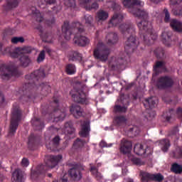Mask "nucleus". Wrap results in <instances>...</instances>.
<instances>
[{
  "label": "nucleus",
  "mask_w": 182,
  "mask_h": 182,
  "mask_svg": "<svg viewBox=\"0 0 182 182\" xmlns=\"http://www.w3.org/2000/svg\"><path fill=\"white\" fill-rule=\"evenodd\" d=\"M122 4L125 8L129 9V12L133 14L134 16H136L139 19H141V21L137 23L138 28L141 31H145L147 36L151 38L152 41H156V39H157V34L153 33V26L147 21V19H149V14L141 9H136V6H144V2L140 0H124Z\"/></svg>",
  "instance_id": "nucleus-1"
},
{
  "label": "nucleus",
  "mask_w": 182,
  "mask_h": 182,
  "mask_svg": "<svg viewBox=\"0 0 182 182\" xmlns=\"http://www.w3.org/2000/svg\"><path fill=\"white\" fill-rule=\"evenodd\" d=\"M62 32L66 41H70L72 32H77L74 37L73 41L78 46H86V45L90 43V40L87 37L80 34L85 32V29H83V26L79 22L75 23L73 28L69 27V22H64L62 26Z\"/></svg>",
  "instance_id": "nucleus-2"
},
{
  "label": "nucleus",
  "mask_w": 182,
  "mask_h": 182,
  "mask_svg": "<svg viewBox=\"0 0 182 182\" xmlns=\"http://www.w3.org/2000/svg\"><path fill=\"white\" fill-rule=\"evenodd\" d=\"M4 53H9L11 58H18L20 56L21 65L24 66V68H26V66L31 63V58H29V55H28V53H31L29 48H17L14 50H11V48H7Z\"/></svg>",
  "instance_id": "nucleus-3"
},
{
  "label": "nucleus",
  "mask_w": 182,
  "mask_h": 182,
  "mask_svg": "<svg viewBox=\"0 0 182 182\" xmlns=\"http://www.w3.org/2000/svg\"><path fill=\"white\" fill-rule=\"evenodd\" d=\"M21 117L22 112H21V109H19V106L14 105L11 112V120L10 124L9 134H15V132H16V129H18V123L21 122Z\"/></svg>",
  "instance_id": "nucleus-4"
},
{
  "label": "nucleus",
  "mask_w": 182,
  "mask_h": 182,
  "mask_svg": "<svg viewBox=\"0 0 182 182\" xmlns=\"http://www.w3.org/2000/svg\"><path fill=\"white\" fill-rule=\"evenodd\" d=\"M109 54L110 51L102 42L98 43L97 48L94 50V57L101 62H106L109 59Z\"/></svg>",
  "instance_id": "nucleus-5"
},
{
  "label": "nucleus",
  "mask_w": 182,
  "mask_h": 182,
  "mask_svg": "<svg viewBox=\"0 0 182 182\" xmlns=\"http://www.w3.org/2000/svg\"><path fill=\"white\" fill-rule=\"evenodd\" d=\"M12 76H18V70L14 67H8L7 65H1L0 67V77L3 80H8Z\"/></svg>",
  "instance_id": "nucleus-6"
},
{
  "label": "nucleus",
  "mask_w": 182,
  "mask_h": 182,
  "mask_svg": "<svg viewBox=\"0 0 182 182\" xmlns=\"http://www.w3.org/2000/svg\"><path fill=\"white\" fill-rule=\"evenodd\" d=\"M62 159H63L62 155L49 156L48 161L46 163V166H43V165L41 166L40 170L46 171V170H49V168H53L55 166H58V164L60 163V161H62Z\"/></svg>",
  "instance_id": "nucleus-7"
},
{
  "label": "nucleus",
  "mask_w": 182,
  "mask_h": 182,
  "mask_svg": "<svg viewBox=\"0 0 182 182\" xmlns=\"http://www.w3.org/2000/svg\"><path fill=\"white\" fill-rule=\"evenodd\" d=\"M137 46H139V40L136 36H131L125 42V52L132 53L134 52L135 49H137Z\"/></svg>",
  "instance_id": "nucleus-8"
},
{
  "label": "nucleus",
  "mask_w": 182,
  "mask_h": 182,
  "mask_svg": "<svg viewBox=\"0 0 182 182\" xmlns=\"http://www.w3.org/2000/svg\"><path fill=\"white\" fill-rule=\"evenodd\" d=\"M140 176L142 182H149L153 180L154 181H163V179L164 178L160 173L151 174L144 171H141Z\"/></svg>",
  "instance_id": "nucleus-9"
},
{
  "label": "nucleus",
  "mask_w": 182,
  "mask_h": 182,
  "mask_svg": "<svg viewBox=\"0 0 182 182\" xmlns=\"http://www.w3.org/2000/svg\"><path fill=\"white\" fill-rule=\"evenodd\" d=\"M156 86L159 87V89L170 87V86H173V80L168 77H162L158 80Z\"/></svg>",
  "instance_id": "nucleus-10"
},
{
  "label": "nucleus",
  "mask_w": 182,
  "mask_h": 182,
  "mask_svg": "<svg viewBox=\"0 0 182 182\" xmlns=\"http://www.w3.org/2000/svg\"><path fill=\"white\" fill-rule=\"evenodd\" d=\"M70 95H71L73 99H74V101L77 103H85L86 102V96L83 92L80 94L77 91L72 90L70 92Z\"/></svg>",
  "instance_id": "nucleus-11"
},
{
  "label": "nucleus",
  "mask_w": 182,
  "mask_h": 182,
  "mask_svg": "<svg viewBox=\"0 0 182 182\" xmlns=\"http://www.w3.org/2000/svg\"><path fill=\"white\" fill-rule=\"evenodd\" d=\"M120 151L123 154H130L129 153L132 151V141L127 139H122L121 141Z\"/></svg>",
  "instance_id": "nucleus-12"
},
{
  "label": "nucleus",
  "mask_w": 182,
  "mask_h": 182,
  "mask_svg": "<svg viewBox=\"0 0 182 182\" xmlns=\"http://www.w3.org/2000/svg\"><path fill=\"white\" fill-rule=\"evenodd\" d=\"M91 0H79V4L80 6L85 8L87 11H90L91 9H97L99 8V4L95 2L90 5Z\"/></svg>",
  "instance_id": "nucleus-13"
},
{
  "label": "nucleus",
  "mask_w": 182,
  "mask_h": 182,
  "mask_svg": "<svg viewBox=\"0 0 182 182\" xmlns=\"http://www.w3.org/2000/svg\"><path fill=\"white\" fill-rule=\"evenodd\" d=\"M89 132H90V122H89V121H84L81 124L80 136L82 137H87V136H89Z\"/></svg>",
  "instance_id": "nucleus-14"
},
{
  "label": "nucleus",
  "mask_w": 182,
  "mask_h": 182,
  "mask_svg": "<svg viewBox=\"0 0 182 182\" xmlns=\"http://www.w3.org/2000/svg\"><path fill=\"white\" fill-rule=\"evenodd\" d=\"M123 18L124 16L122 14L115 13L109 21V26H117L119 23H122Z\"/></svg>",
  "instance_id": "nucleus-15"
},
{
  "label": "nucleus",
  "mask_w": 182,
  "mask_h": 182,
  "mask_svg": "<svg viewBox=\"0 0 182 182\" xmlns=\"http://www.w3.org/2000/svg\"><path fill=\"white\" fill-rule=\"evenodd\" d=\"M119 29L123 35H127L129 33H134V28H133V26L130 24H121L119 26Z\"/></svg>",
  "instance_id": "nucleus-16"
},
{
  "label": "nucleus",
  "mask_w": 182,
  "mask_h": 182,
  "mask_svg": "<svg viewBox=\"0 0 182 182\" xmlns=\"http://www.w3.org/2000/svg\"><path fill=\"white\" fill-rule=\"evenodd\" d=\"M181 2H182V0H170V4L171 8L173 9L172 12L173 15H176V16L182 15L181 9H180L179 11L176 9V8H178V5H180Z\"/></svg>",
  "instance_id": "nucleus-17"
},
{
  "label": "nucleus",
  "mask_w": 182,
  "mask_h": 182,
  "mask_svg": "<svg viewBox=\"0 0 182 182\" xmlns=\"http://www.w3.org/2000/svg\"><path fill=\"white\" fill-rule=\"evenodd\" d=\"M70 113L73 114L75 119H79V117H82V114H83V110L78 105H73L70 109Z\"/></svg>",
  "instance_id": "nucleus-18"
},
{
  "label": "nucleus",
  "mask_w": 182,
  "mask_h": 182,
  "mask_svg": "<svg viewBox=\"0 0 182 182\" xmlns=\"http://www.w3.org/2000/svg\"><path fill=\"white\" fill-rule=\"evenodd\" d=\"M69 173L72 178L75 181H79L82 178V173H80V169L79 168H73L69 171Z\"/></svg>",
  "instance_id": "nucleus-19"
},
{
  "label": "nucleus",
  "mask_w": 182,
  "mask_h": 182,
  "mask_svg": "<svg viewBox=\"0 0 182 182\" xmlns=\"http://www.w3.org/2000/svg\"><path fill=\"white\" fill-rule=\"evenodd\" d=\"M134 151L138 156H143L146 154V146L144 147V145L141 144H136L134 146Z\"/></svg>",
  "instance_id": "nucleus-20"
},
{
  "label": "nucleus",
  "mask_w": 182,
  "mask_h": 182,
  "mask_svg": "<svg viewBox=\"0 0 182 182\" xmlns=\"http://www.w3.org/2000/svg\"><path fill=\"white\" fill-rule=\"evenodd\" d=\"M54 115L55 117H54L53 122H62V120L65 119L66 114H65V112H63L61 109L56 110V109H55Z\"/></svg>",
  "instance_id": "nucleus-21"
},
{
  "label": "nucleus",
  "mask_w": 182,
  "mask_h": 182,
  "mask_svg": "<svg viewBox=\"0 0 182 182\" xmlns=\"http://www.w3.org/2000/svg\"><path fill=\"white\" fill-rule=\"evenodd\" d=\"M106 40L107 41L108 45H114V43H117V41H118L117 34L114 33H110L107 34L106 37Z\"/></svg>",
  "instance_id": "nucleus-22"
},
{
  "label": "nucleus",
  "mask_w": 182,
  "mask_h": 182,
  "mask_svg": "<svg viewBox=\"0 0 182 182\" xmlns=\"http://www.w3.org/2000/svg\"><path fill=\"white\" fill-rule=\"evenodd\" d=\"M158 102L159 100H157V98L152 97L151 98L146 99L144 102V105L145 106V107H147L148 105L150 109H153V107H154V106L157 105Z\"/></svg>",
  "instance_id": "nucleus-23"
},
{
  "label": "nucleus",
  "mask_w": 182,
  "mask_h": 182,
  "mask_svg": "<svg viewBox=\"0 0 182 182\" xmlns=\"http://www.w3.org/2000/svg\"><path fill=\"white\" fill-rule=\"evenodd\" d=\"M12 180L16 182H23V176L19 169H16L12 175Z\"/></svg>",
  "instance_id": "nucleus-24"
},
{
  "label": "nucleus",
  "mask_w": 182,
  "mask_h": 182,
  "mask_svg": "<svg viewBox=\"0 0 182 182\" xmlns=\"http://www.w3.org/2000/svg\"><path fill=\"white\" fill-rule=\"evenodd\" d=\"M171 26L173 31H176V32H182V23L181 22L173 19L171 21Z\"/></svg>",
  "instance_id": "nucleus-25"
},
{
  "label": "nucleus",
  "mask_w": 182,
  "mask_h": 182,
  "mask_svg": "<svg viewBox=\"0 0 182 182\" xmlns=\"http://www.w3.org/2000/svg\"><path fill=\"white\" fill-rule=\"evenodd\" d=\"M68 59L73 62L76 60H82V55L77 51H70L68 54Z\"/></svg>",
  "instance_id": "nucleus-26"
},
{
  "label": "nucleus",
  "mask_w": 182,
  "mask_h": 182,
  "mask_svg": "<svg viewBox=\"0 0 182 182\" xmlns=\"http://www.w3.org/2000/svg\"><path fill=\"white\" fill-rule=\"evenodd\" d=\"M63 132L65 134H73L75 132V128H73L72 123L70 122L65 123L63 128Z\"/></svg>",
  "instance_id": "nucleus-27"
},
{
  "label": "nucleus",
  "mask_w": 182,
  "mask_h": 182,
  "mask_svg": "<svg viewBox=\"0 0 182 182\" xmlns=\"http://www.w3.org/2000/svg\"><path fill=\"white\" fill-rule=\"evenodd\" d=\"M45 72L43 70H37L31 74V79L37 77L38 79H43L45 77Z\"/></svg>",
  "instance_id": "nucleus-28"
},
{
  "label": "nucleus",
  "mask_w": 182,
  "mask_h": 182,
  "mask_svg": "<svg viewBox=\"0 0 182 182\" xmlns=\"http://www.w3.org/2000/svg\"><path fill=\"white\" fill-rule=\"evenodd\" d=\"M96 18H97V19H98V21H106V19H107L109 18V13H107L103 10H100L97 13Z\"/></svg>",
  "instance_id": "nucleus-29"
},
{
  "label": "nucleus",
  "mask_w": 182,
  "mask_h": 182,
  "mask_svg": "<svg viewBox=\"0 0 182 182\" xmlns=\"http://www.w3.org/2000/svg\"><path fill=\"white\" fill-rule=\"evenodd\" d=\"M160 145L162 151H167L170 147V141L168 139H162L160 141Z\"/></svg>",
  "instance_id": "nucleus-30"
},
{
  "label": "nucleus",
  "mask_w": 182,
  "mask_h": 182,
  "mask_svg": "<svg viewBox=\"0 0 182 182\" xmlns=\"http://www.w3.org/2000/svg\"><path fill=\"white\" fill-rule=\"evenodd\" d=\"M67 75H75L76 73V66L73 64H68L65 67Z\"/></svg>",
  "instance_id": "nucleus-31"
},
{
  "label": "nucleus",
  "mask_w": 182,
  "mask_h": 182,
  "mask_svg": "<svg viewBox=\"0 0 182 182\" xmlns=\"http://www.w3.org/2000/svg\"><path fill=\"white\" fill-rule=\"evenodd\" d=\"M126 117L123 116H117L114 118V123L117 126H122L126 123Z\"/></svg>",
  "instance_id": "nucleus-32"
},
{
  "label": "nucleus",
  "mask_w": 182,
  "mask_h": 182,
  "mask_svg": "<svg viewBox=\"0 0 182 182\" xmlns=\"http://www.w3.org/2000/svg\"><path fill=\"white\" fill-rule=\"evenodd\" d=\"M32 11H33V14L34 15V18H36L38 22H42V21H43L42 14H41V12H39V11H38L35 8H33Z\"/></svg>",
  "instance_id": "nucleus-33"
},
{
  "label": "nucleus",
  "mask_w": 182,
  "mask_h": 182,
  "mask_svg": "<svg viewBox=\"0 0 182 182\" xmlns=\"http://www.w3.org/2000/svg\"><path fill=\"white\" fill-rule=\"evenodd\" d=\"M161 36H162L164 43H165V45H167L168 46V45L167 44V42H170V38L171 37V33L164 31V33H162Z\"/></svg>",
  "instance_id": "nucleus-34"
},
{
  "label": "nucleus",
  "mask_w": 182,
  "mask_h": 182,
  "mask_svg": "<svg viewBox=\"0 0 182 182\" xmlns=\"http://www.w3.org/2000/svg\"><path fill=\"white\" fill-rule=\"evenodd\" d=\"M160 69H164V63L158 61L154 67V70L156 72V75H159V70H160Z\"/></svg>",
  "instance_id": "nucleus-35"
},
{
  "label": "nucleus",
  "mask_w": 182,
  "mask_h": 182,
  "mask_svg": "<svg viewBox=\"0 0 182 182\" xmlns=\"http://www.w3.org/2000/svg\"><path fill=\"white\" fill-rule=\"evenodd\" d=\"M91 173L93 174V176H95L97 180L100 181L102 180V174L97 171V168L95 166H92L90 169Z\"/></svg>",
  "instance_id": "nucleus-36"
},
{
  "label": "nucleus",
  "mask_w": 182,
  "mask_h": 182,
  "mask_svg": "<svg viewBox=\"0 0 182 182\" xmlns=\"http://www.w3.org/2000/svg\"><path fill=\"white\" fill-rule=\"evenodd\" d=\"M171 170L173 171V173H176V174H180L182 173V166L177 164H173L172 165Z\"/></svg>",
  "instance_id": "nucleus-37"
},
{
  "label": "nucleus",
  "mask_w": 182,
  "mask_h": 182,
  "mask_svg": "<svg viewBox=\"0 0 182 182\" xmlns=\"http://www.w3.org/2000/svg\"><path fill=\"white\" fill-rule=\"evenodd\" d=\"M129 159L134 164H136V166H142V164H144L141 160L132 155L129 156Z\"/></svg>",
  "instance_id": "nucleus-38"
},
{
  "label": "nucleus",
  "mask_w": 182,
  "mask_h": 182,
  "mask_svg": "<svg viewBox=\"0 0 182 182\" xmlns=\"http://www.w3.org/2000/svg\"><path fill=\"white\" fill-rule=\"evenodd\" d=\"M19 4V0H9L7 2V7L11 9V8H16Z\"/></svg>",
  "instance_id": "nucleus-39"
},
{
  "label": "nucleus",
  "mask_w": 182,
  "mask_h": 182,
  "mask_svg": "<svg viewBox=\"0 0 182 182\" xmlns=\"http://www.w3.org/2000/svg\"><path fill=\"white\" fill-rule=\"evenodd\" d=\"M64 5L68 8H75L76 3L75 0H64Z\"/></svg>",
  "instance_id": "nucleus-40"
},
{
  "label": "nucleus",
  "mask_w": 182,
  "mask_h": 182,
  "mask_svg": "<svg viewBox=\"0 0 182 182\" xmlns=\"http://www.w3.org/2000/svg\"><path fill=\"white\" fill-rule=\"evenodd\" d=\"M24 41L23 37H14L11 38V43H23Z\"/></svg>",
  "instance_id": "nucleus-41"
},
{
  "label": "nucleus",
  "mask_w": 182,
  "mask_h": 182,
  "mask_svg": "<svg viewBox=\"0 0 182 182\" xmlns=\"http://www.w3.org/2000/svg\"><path fill=\"white\" fill-rule=\"evenodd\" d=\"M43 60H45V50L41 51L40 54L37 58L38 63H41V62H43Z\"/></svg>",
  "instance_id": "nucleus-42"
},
{
  "label": "nucleus",
  "mask_w": 182,
  "mask_h": 182,
  "mask_svg": "<svg viewBox=\"0 0 182 182\" xmlns=\"http://www.w3.org/2000/svg\"><path fill=\"white\" fill-rule=\"evenodd\" d=\"M114 110L116 112H120L121 113H124L127 110V108L126 107H122L120 105H116L114 107Z\"/></svg>",
  "instance_id": "nucleus-43"
},
{
  "label": "nucleus",
  "mask_w": 182,
  "mask_h": 182,
  "mask_svg": "<svg viewBox=\"0 0 182 182\" xmlns=\"http://www.w3.org/2000/svg\"><path fill=\"white\" fill-rule=\"evenodd\" d=\"M109 4L112 5L111 8H112L114 11H120V6H119V4H116L114 1H110L109 2Z\"/></svg>",
  "instance_id": "nucleus-44"
},
{
  "label": "nucleus",
  "mask_w": 182,
  "mask_h": 182,
  "mask_svg": "<svg viewBox=\"0 0 182 182\" xmlns=\"http://www.w3.org/2000/svg\"><path fill=\"white\" fill-rule=\"evenodd\" d=\"M42 87L43 92H47V93H50V86H49L48 84H43L41 85Z\"/></svg>",
  "instance_id": "nucleus-45"
},
{
  "label": "nucleus",
  "mask_w": 182,
  "mask_h": 182,
  "mask_svg": "<svg viewBox=\"0 0 182 182\" xmlns=\"http://www.w3.org/2000/svg\"><path fill=\"white\" fill-rule=\"evenodd\" d=\"M22 167H28L29 166V160L26 158H23L21 161Z\"/></svg>",
  "instance_id": "nucleus-46"
},
{
  "label": "nucleus",
  "mask_w": 182,
  "mask_h": 182,
  "mask_svg": "<svg viewBox=\"0 0 182 182\" xmlns=\"http://www.w3.org/2000/svg\"><path fill=\"white\" fill-rule=\"evenodd\" d=\"M85 23H87L88 25H90L92 23V21H93V17L92 16L87 15L85 16Z\"/></svg>",
  "instance_id": "nucleus-47"
},
{
  "label": "nucleus",
  "mask_w": 182,
  "mask_h": 182,
  "mask_svg": "<svg viewBox=\"0 0 182 182\" xmlns=\"http://www.w3.org/2000/svg\"><path fill=\"white\" fill-rule=\"evenodd\" d=\"M165 13V22H168L170 21V14L168 13V11L167 9H164Z\"/></svg>",
  "instance_id": "nucleus-48"
},
{
  "label": "nucleus",
  "mask_w": 182,
  "mask_h": 182,
  "mask_svg": "<svg viewBox=\"0 0 182 182\" xmlns=\"http://www.w3.org/2000/svg\"><path fill=\"white\" fill-rule=\"evenodd\" d=\"M82 144V140L80 139H77L75 142H74V147H80V145Z\"/></svg>",
  "instance_id": "nucleus-49"
},
{
  "label": "nucleus",
  "mask_w": 182,
  "mask_h": 182,
  "mask_svg": "<svg viewBox=\"0 0 182 182\" xmlns=\"http://www.w3.org/2000/svg\"><path fill=\"white\" fill-rule=\"evenodd\" d=\"M100 146L101 147H112V144H110L109 145L107 144L105 141H102L100 143Z\"/></svg>",
  "instance_id": "nucleus-50"
},
{
  "label": "nucleus",
  "mask_w": 182,
  "mask_h": 182,
  "mask_svg": "<svg viewBox=\"0 0 182 182\" xmlns=\"http://www.w3.org/2000/svg\"><path fill=\"white\" fill-rule=\"evenodd\" d=\"M176 114L178 117H182V108L179 107L176 110Z\"/></svg>",
  "instance_id": "nucleus-51"
},
{
  "label": "nucleus",
  "mask_w": 182,
  "mask_h": 182,
  "mask_svg": "<svg viewBox=\"0 0 182 182\" xmlns=\"http://www.w3.org/2000/svg\"><path fill=\"white\" fill-rule=\"evenodd\" d=\"M60 139L59 138V136H55L53 139V141L54 143V144L58 145L59 144V141H60Z\"/></svg>",
  "instance_id": "nucleus-52"
},
{
  "label": "nucleus",
  "mask_w": 182,
  "mask_h": 182,
  "mask_svg": "<svg viewBox=\"0 0 182 182\" xmlns=\"http://www.w3.org/2000/svg\"><path fill=\"white\" fill-rule=\"evenodd\" d=\"M5 102V98L4 97V95L0 92V106L3 105Z\"/></svg>",
  "instance_id": "nucleus-53"
},
{
  "label": "nucleus",
  "mask_w": 182,
  "mask_h": 182,
  "mask_svg": "<svg viewBox=\"0 0 182 182\" xmlns=\"http://www.w3.org/2000/svg\"><path fill=\"white\" fill-rule=\"evenodd\" d=\"M41 38H43V41H44V42H50L49 40H45L48 38H49V36H46V35H43V34H40Z\"/></svg>",
  "instance_id": "nucleus-54"
},
{
  "label": "nucleus",
  "mask_w": 182,
  "mask_h": 182,
  "mask_svg": "<svg viewBox=\"0 0 182 182\" xmlns=\"http://www.w3.org/2000/svg\"><path fill=\"white\" fill-rule=\"evenodd\" d=\"M45 2H46V4L48 5H53V4L56 2V0H45Z\"/></svg>",
  "instance_id": "nucleus-55"
},
{
  "label": "nucleus",
  "mask_w": 182,
  "mask_h": 182,
  "mask_svg": "<svg viewBox=\"0 0 182 182\" xmlns=\"http://www.w3.org/2000/svg\"><path fill=\"white\" fill-rule=\"evenodd\" d=\"M46 25H48V26H50V25H53V23H55V19H53L51 21H46Z\"/></svg>",
  "instance_id": "nucleus-56"
},
{
  "label": "nucleus",
  "mask_w": 182,
  "mask_h": 182,
  "mask_svg": "<svg viewBox=\"0 0 182 182\" xmlns=\"http://www.w3.org/2000/svg\"><path fill=\"white\" fill-rule=\"evenodd\" d=\"M176 154H180L179 157H182V150L181 148H178L176 151Z\"/></svg>",
  "instance_id": "nucleus-57"
},
{
  "label": "nucleus",
  "mask_w": 182,
  "mask_h": 182,
  "mask_svg": "<svg viewBox=\"0 0 182 182\" xmlns=\"http://www.w3.org/2000/svg\"><path fill=\"white\" fill-rule=\"evenodd\" d=\"M144 41L145 43H146V45H149L150 44V43H149V42H150V39H149L147 41V36H144Z\"/></svg>",
  "instance_id": "nucleus-58"
},
{
  "label": "nucleus",
  "mask_w": 182,
  "mask_h": 182,
  "mask_svg": "<svg viewBox=\"0 0 182 182\" xmlns=\"http://www.w3.org/2000/svg\"><path fill=\"white\" fill-rule=\"evenodd\" d=\"M35 176H36V173H31V178H35Z\"/></svg>",
  "instance_id": "nucleus-59"
},
{
  "label": "nucleus",
  "mask_w": 182,
  "mask_h": 182,
  "mask_svg": "<svg viewBox=\"0 0 182 182\" xmlns=\"http://www.w3.org/2000/svg\"><path fill=\"white\" fill-rule=\"evenodd\" d=\"M58 100H55L53 103L55 106H58Z\"/></svg>",
  "instance_id": "nucleus-60"
},
{
  "label": "nucleus",
  "mask_w": 182,
  "mask_h": 182,
  "mask_svg": "<svg viewBox=\"0 0 182 182\" xmlns=\"http://www.w3.org/2000/svg\"><path fill=\"white\" fill-rule=\"evenodd\" d=\"M37 29L40 31V32H42V27H38Z\"/></svg>",
  "instance_id": "nucleus-61"
},
{
  "label": "nucleus",
  "mask_w": 182,
  "mask_h": 182,
  "mask_svg": "<svg viewBox=\"0 0 182 182\" xmlns=\"http://www.w3.org/2000/svg\"><path fill=\"white\" fill-rule=\"evenodd\" d=\"M170 119H171L170 117H166V121H167V122H170Z\"/></svg>",
  "instance_id": "nucleus-62"
},
{
  "label": "nucleus",
  "mask_w": 182,
  "mask_h": 182,
  "mask_svg": "<svg viewBox=\"0 0 182 182\" xmlns=\"http://www.w3.org/2000/svg\"><path fill=\"white\" fill-rule=\"evenodd\" d=\"M135 130H137V127H134L133 129H132V131H135Z\"/></svg>",
  "instance_id": "nucleus-63"
},
{
  "label": "nucleus",
  "mask_w": 182,
  "mask_h": 182,
  "mask_svg": "<svg viewBox=\"0 0 182 182\" xmlns=\"http://www.w3.org/2000/svg\"><path fill=\"white\" fill-rule=\"evenodd\" d=\"M0 52H2V45L0 44Z\"/></svg>",
  "instance_id": "nucleus-64"
}]
</instances>
